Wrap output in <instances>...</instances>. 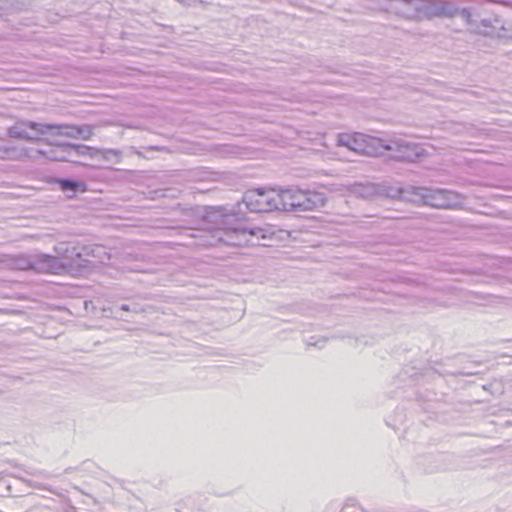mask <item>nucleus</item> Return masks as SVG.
I'll return each instance as SVG.
<instances>
[{"mask_svg": "<svg viewBox=\"0 0 512 512\" xmlns=\"http://www.w3.org/2000/svg\"><path fill=\"white\" fill-rule=\"evenodd\" d=\"M240 211V204H238V211L223 206L209 207L204 220L207 223L215 224V230H212L210 227H183L180 229L179 234L192 239V241L184 243L187 246L211 247L220 241L235 246L259 244V239L266 237L262 228H249L242 224L232 225L233 220L239 219Z\"/></svg>", "mask_w": 512, "mask_h": 512, "instance_id": "obj_1", "label": "nucleus"}, {"mask_svg": "<svg viewBox=\"0 0 512 512\" xmlns=\"http://www.w3.org/2000/svg\"><path fill=\"white\" fill-rule=\"evenodd\" d=\"M400 196L437 209H458L464 200V196L452 190L415 186L401 190Z\"/></svg>", "mask_w": 512, "mask_h": 512, "instance_id": "obj_2", "label": "nucleus"}, {"mask_svg": "<svg viewBox=\"0 0 512 512\" xmlns=\"http://www.w3.org/2000/svg\"><path fill=\"white\" fill-rule=\"evenodd\" d=\"M278 211L305 212L321 208L325 205L322 193L298 188L278 191Z\"/></svg>", "mask_w": 512, "mask_h": 512, "instance_id": "obj_3", "label": "nucleus"}, {"mask_svg": "<svg viewBox=\"0 0 512 512\" xmlns=\"http://www.w3.org/2000/svg\"><path fill=\"white\" fill-rule=\"evenodd\" d=\"M46 149L35 150V152L46 159L59 162L80 163L82 157H93L96 148L84 144H74L70 142H49Z\"/></svg>", "mask_w": 512, "mask_h": 512, "instance_id": "obj_4", "label": "nucleus"}, {"mask_svg": "<svg viewBox=\"0 0 512 512\" xmlns=\"http://www.w3.org/2000/svg\"><path fill=\"white\" fill-rule=\"evenodd\" d=\"M380 148L392 152L391 157L401 162H415L427 155L422 145L403 138L382 139Z\"/></svg>", "mask_w": 512, "mask_h": 512, "instance_id": "obj_5", "label": "nucleus"}, {"mask_svg": "<svg viewBox=\"0 0 512 512\" xmlns=\"http://www.w3.org/2000/svg\"><path fill=\"white\" fill-rule=\"evenodd\" d=\"M278 191L256 188L245 192L242 202L253 213H267L278 210Z\"/></svg>", "mask_w": 512, "mask_h": 512, "instance_id": "obj_6", "label": "nucleus"}, {"mask_svg": "<svg viewBox=\"0 0 512 512\" xmlns=\"http://www.w3.org/2000/svg\"><path fill=\"white\" fill-rule=\"evenodd\" d=\"M381 138L372 137L362 133H340L337 136V145L348 148L358 154H376L381 146Z\"/></svg>", "mask_w": 512, "mask_h": 512, "instance_id": "obj_7", "label": "nucleus"}, {"mask_svg": "<svg viewBox=\"0 0 512 512\" xmlns=\"http://www.w3.org/2000/svg\"><path fill=\"white\" fill-rule=\"evenodd\" d=\"M102 249L101 246L97 245L77 243L76 250H71V253H74V258L72 262L67 263L69 273L88 272L94 266L96 259L99 258Z\"/></svg>", "mask_w": 512, "mask_h": 512, "instance_id": "obj_8", "label": "nucleus"}, {"mask_svg": "<svg viewBox=\"0 0 512 512\" xmlns=\"http://www.w3.org/2000/svg\"><path fill=\"white\" fill-rule=\"evenodd\" d=\"M53 127V124L39 123L31 120H18L13 126H10L7 129V135L10 138L25 140L28 142L44 141V139L31 136L27 132V128L32 129L41 135H44L49 130H52Z\"/></svg>", "mask_w": 512, "mask_h": 512, "instance_id": "obj_9", "label": "nucleus"}, {"mask_svg": "<svg viewBox=\"0 0 512 512\" xmlns=\"http://www.w3.org/2000/svg\"><path fill=\"white\" fill-rule=\"evenodd\" d=\"M63 267L57 256L44 253L33 254V270L37 273L63 274Z\"/></svg>", "mask_w": 512, "mask_h": 512, "instance_id": "obj_10", "label": "nucleus"}, {"mask_svg": "<svg viewBox=\"0 0 512 512\" xmlns=\"http://www.w3.org/2000/svg\"><path fill=\"white\" fill-rule=\"evenodd\" d=\"M53 125L54 127L52 130H55V135L58 136H66L75 139L89 140L93 135V126L89 124Z\"/></svg>", "mask_w": 512, "mask_h": 512, "instance_id": "obj_11", "label": "nucleus"}, {"mask_svg": "<svg viewBox=\"0 0 512 512\" xmlns=\"http://www.w3.org/2000/svg\"><path fill=\"white\" fill-rule=\"evenodd\" d=\"M348 190L352 195L363 199L385 194L382 186L371 182H355L349 186Z\"/></svg>", "mask_w": 512, "mask_h": 512, "instance_id": "obj_12", "label": "nucleus"}, {"mask_svg": "<svg viewBox=\"0 0 512 512\" xmlns=\"http://www.w3.org/2000/svg\"><path fill=\"white\" fill-rule=\"evenodd\" d=\"M33 150L30 148H17L14 146H0V159L1 160H12V161H23L27 158L34 157L32 155Z\"/></svg>", "mask_w": 512, "mask_h": 512, "instance_id": "obj_13", "label": "nucleus"}, {"mask_svg": "<svg viewBox=\"0 0 512 512\" xmlns=\"http://www.w3.org/2000/svg\"><path fill=\"white\" fill-rule=\"evenodd\" d=\"M71 250H76V244L73 243H59L54 247V251L57 254V257L60 258V262L64 265L63 273H69L68 262H72L74 258V253H71Z\"/></svg>", "mask_w": 512, "mask_h": 512, "instance_id": "obj_14", "label": "nucleus"}, {"mask_svg": "<svg viewBox=\"0 0 512 512\" xmlns=\"http://www.w3.org/2000/svg\"><path fill=\"white\" fill-rule=\"evenodd\" d=\"M55 182L63 192H71L72 195L78 191L85 190V184L83 182L71 178H57Z\"/></svg>", "mask_w": 512, "mask_h": 512, "instance_id": "obj_15", "label": "nucleus"}, {"mask_svg": "<svg viewBox=\"0 0 512 512\" xmlns=\"http://www.w3.org/2000/svg\"><path fill=\"white\" fill-rule=\"evenodd\" d=\"M10 265L16 270H33V254L14 256L10 260Z\"/></svg>", "mask_w": 512, "mask_h": 512, "instance_id": "obj_16", "label": "nucleus"}, {"mask_svg": "<svg viewBox=\"0 0 512 512\" xmlns=\"http://www.w3.org/2000/svg\"><path fill=\"white\" fill-rule=\"evenodd\" d=\"M98 155H101V157L104 160H111L112 158H115L116 162H120L122 152L117 149H97L96 148V152L92 158H94Z\"/></svg>", "mask_w": 512, "mask_h": 512, "instance_id": "obj_17", "label": "nucleus"}, {"mask_svg": "<svg viewBox=\"0 0 512 512\" xmlns=\"http://www.w3.org/2000/svg\"><path fill=\"white\" fill-rule=\"evenodd\" d=\"M480 23H481V26L483 27V29H480L479 26H477L476 28L479 29V33H482L484 35L491 34L493 32V30H495V28H496L493 25L491 19H482Z\"/></svg>", "mask_w": 512, "mask_h": 512, "instance_id": "obj_18", "label": "nucleus"}, {"mask_svg": "<svg viewBox=\"0 0 512 512\" xmlns=\"http://www.w3.org/2000/svg\"><path fill=\"white\" fill-rule=\"evenodd\" d=\"M457 16H460L463 18L468 24L473 25L474 21L472 20V14L467 8L459 9L458 8V14Z\"/></svg>", "mask_w": 512, "mask_h": 512, "instance_id": "obj_19", "label": "nucleus"}, {"mask_svg": "<svg viewBox=\"0 0 512 512\" xmlns=\"http://www.w3.org/2000/svg\"><path fill=\"white\" fill-rule=\"evenodd\" d=\"M131 312L135 313V314H139V313H143L146 311V309L141 306L138 302L136 301H133L131 304Z\"/></svg>", "mask_w": 512, "mask_h": 512, "instance_id": "obj_20", "label": "nucleus"}, {"mask_svg": "<svg viewBox=\"0 0 512 512\" xmlns=\"http://www.w3.org/2000/svg\"><path fill=\"white\" fill-rule=\"evenodd\" d=\"M127 256L132 258V259H134V260H145V256L143 254H132V253H129Z\"/></svg>", "mask_w": 512, "mask_h": 512, "instance_id": "obj_21", "label": "nucleus"}, {"mask_svg": "<svg viewBox=\"0 0 512 512\" xmlns=\"http://www.w3.org/2000/svg\"><path fill=\"white\" fill-rule=\"evenodd\" d=\"M11 5V0H0V10L6 9Z\"/></svg>", "mask_w": 512, "mask_h": 512, "instance_id": "obj_22", "label": "nucleus"}, {"mask_svg": "<svg viewBox=\"0 0 512 512\" xmlns=\"http://www.w3.org/2000/svg\"><path fill=\"white\" fill-rule=\"evenodd\" d=\"M119 309H120L121 311L131 312V306H130V304H122V305H120Z\"/></svg>", "mask_w": 512, "mask_h": 512, "instance_id": "obj_23", "label": "nucleus"}, {"mask_svg": "<svg viewBox=\"0 0 512 512\" xmlns=\"http://www.w3.org/2000/svg\"><path fill=\"white\" fill-rule=\"evenodd\" d=\"M136 298H138V299H142V300H147V299H149L148 295H146V294H145V295H138Z\"/></svg>", "mask_w": 512, "mask_h": 512, "instance_id": "obj_24", "label": "nucleus"}, {"mask_svg": "<svg viewBox=\"0 0 512 512\" xmlns=\"http://www.w3.org/2000/svg\"><path fill=\"white\" fill-rule=\"evenodd\" d=\"M310 345H318V342H309Z\"/></svg>", "mask_w": 512, "mask_h": 512, "instance_id": "obj_25", "label": "nucleus"}, {"mask_svg": "<svg viewBox=\"0 0 512 512\" xmlns=\"http://www.w3.org/2000/svg\"><path fill=\"white\" fill-rule=\"evenodd\" d=\"M122 298H123V299H131V297H130V296H124V297H122Z\"/></svg>", "mask_w": 512, "mask_h": 512, "instance_id": "obj_26", "label": "nucleus"}, {"mask_svg": "<svg viewBox=\"0 0 512 512\" xmlns=\"http://www.w3.org/2000/svg\"><path fill=\"white\" fill-rule=\"evenodd\" d=\"M177 512H180V511H177Z\"/></svg>", "mask_w": 512, "mask_h": 512, "instance_id": "obj_27", "label": "nucleus"}]
</instances>
